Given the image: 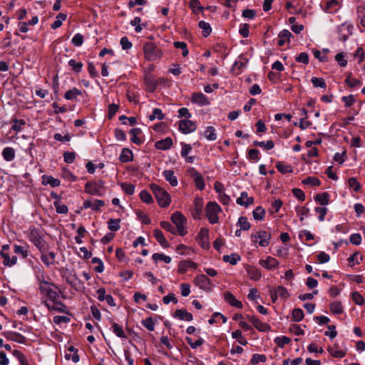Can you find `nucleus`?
<instances>
[{
	"label": "nucleus",
	"mask_w": 365,
	"mask_h": 365,
	"mask_svg": "<svg viewBox=\"0 0 365 365\" xmlns=\"http://www.w3.org/2000/svg\"><path fill=\"white\" fill-rule=\"evenodd\" d=\"M38 289L41 294L48 297L52 302L59 299V295L57 292L58 287L53 284L47 282L43 277L41 278L37 277Z\"/></svg>",
	"instance_id": "f257e3e1"
},
{
	"label": "nucleus",
	"mask_w": 365,
	"mask_h": 365,
	"mask_svg": "<svg viewBox=\"0 0 365 365\" xmlns=\"http://www.w3.org/2000/svg\"><path fill=\"white\" fill-rule=\"evenodd\" d=\"M27 237L40 252H47L48 245L44 240L41 230L35 227H30L27 232Z\"/></svg>",
	"instance_id": "f03ea898"
},
{
	"label": "nucleus",
	"mask_w": 365,
	"mask_h": 365,
	"mask_svg": "<svg viewBox=\"0 0 365 365\" xmlns=\"http://www.w3.org/2000/svg\"><path fill=\"white\" fill-rule=\"evenodd\" d=\"M144 58L149 61L160 60L163 56L162 50L151 42H145L143 46Z\"/></svg>",
	"instance_id": "7ed1b4c3"
},
{
	"label": "nucleus",
	"mask_w": 365,
	"mask_h": 365,
	"mask_svg": "<svg viewBox=\"0 0 365 365\" xmlns=\"http://www.w3.org/2000/svg\"><path fill=\"white\" fill-rule=\"evenodd\" d=\"M150 188L160 207H166L170 205V196L165 189L155 184L150 185Z\"/></svg>",
	"instance_id": "20e7f679"
},
{
	"label": "nucleus",
	"mask_w": 365,
	"mask_h": 365,
	"mask_svg": "<svg viewBox=\"0 0 365 365\" xmlns=\"http://www.w3.org/2000/svg\"><path fill=\"white\" fill-rule=\"evenodd\" d=\"M105 182L99 180L98 181H88L85 185L86 192L96 196H103L105 193Z\"/></svg>",
	"instance_id": "39448f33"
},
{
	"label": "nucleus",
	"mask_w": 365,
	"mask_h": 365,
	"mask_svg": "<svg viewBox=\"0 0 365 365\" xmlns=\"http://www.w3.org/2000/svg\"><path fill=\"white\" fill-rule=\"evenodd\" d=\"M222 211L220 206L215 202H209L205 207L206 217L211 224H216L219 222L218 214Z\"/></svg>",
	"instance_id": "423d86ee"
},
{
	"label": "nucleus",
	"mask_w": 365,
	"mask_h": 365,
	"mask_svg": "<svg viewBox=\"0 0 365 365\" xmlns=\"http://www.w3.org/2000/svg\"><path fill=\"white\" fill-rule=\"evenodd\" d=\"M171 220L175 225L180 235L184 236L187 234V232L185 228L187 220L181 212H175L171 216Z\"/></svg>",
	"instance_id": "0eeeda50"
},
{
	"label": "nucleus",
	"mask_w": 365,
	"mask_h": 365,
	"mask_svg": "<svg viewBox=\"0 0 365 365\" xmlns=\"http://www.w3.org/2000/svg\"><path fill=\"white\" fill-rule=\"evenodd\" d=\"M271 233L264 230H259L251 235V240L253 242H258L261 247H267L269 245Z\"/></svg>",
	"instance_id": "6e6552de"
},
{
	"label": "nucleus",
	"mask_w": 365,
	"mask_h": 365,
	"mask_svg": "<svg viewBox=\"0 0 365 365\" xmlns=\"http://www.w3.org/2000/svg\"><path fill=\"white\" fill-rule=\"evenodd\" d=\"M193 282L195 286L205 292H210L212 290V284L210 279L205 274H201L197 275L194 278Z\"/></svg>",
	"instance_id": "1a4fd4ad"
},
{
	"label": "nucleus",
	"mask_w": 365,
	"mask_h": 365,
	"mask_svg": "<svg viewBox=\"0 0 365 365\" xmlns=\"http://www.w3.org/2000/svg\"><path fill=\"white\" fill-rule=\"evenodd\" d=\"M9 245H4L1 247V250L0 251V255L4 259L3 264L4 266L6 267H11L16 264L17 262V257L16 256H13L12 257H10L9 253Z\"/></svg>",
	"instance_id": "9d476101"
},
{
	"label": "nucleus",
	"mask_w": 365,
	"mask_h": 365,
	"mask_svg": "<svg viewBox=\"0 0 365 365\" xmlns=\"http://www.w3.org/2000/svg\"><path fill=\"white\" fill-rule=\"evenodd\" d=\"M189 175L192 178L195 185L200 190H203L205 187L203 177L195 168H191L187 170Z\"/></svg>",
	"instance_id": "9b49d317"
},
{
	"label": "nucleus",
	"mask_w": 365,
	"mask_h": 365,
	"mask_svg": "<svg viewBox=\"0 0 365 365\" xmlns=\"http://www.w3.org/2000/svg\"><path fill=\"white\" fill-rule=\"evenodd\" d=\"M270 296L272 302H275L279 297L282 299H287L289 294L287 289L283 286H278L276 289L270 291Z\"/></svg>",
	"instance_id": "f8f14e48"
},
{
	"label": "nucleus",
	"mask_w": 365,
	"mask_h": 365,
	"mask_svg": "<svg viewBox=\"0 0 365 365\" xmlns=\"http://www.w3.org/2000/svg\"><path fill=\"white\" fill-rule=\"evenodd\" d=\"M163 81V78L155 80L154 76L150 73H146L144 77L146 90L149 92H153L156 89L158 84Z\"/></svg>",
	"instance_id": "ddd939ff"
},
{
	"label": "nucleus",
	"mask_w": 365,
	"mask_h": 365,
	"mask_svg": "<svg viewBox=\"0 0 365 365\" xmlns=\"http://www.w3.org/2000/svg\"><path fill=\"white\" fill-rule=\"evenodd\" d=\"M178 124L179 130L184 134L190 133L197 128L195 123L190 120H181Z\"/></svg>",
	"instance_id": "4468645a"
},
{
	"label": "nucleus",
	"mask_w": 365,
	"mask_h": 365,
	"mask_svg": "<svg viewBox=\"0 0 365 365\" xmlns=\"http://www.w3.org/2000/svg\"><path fill=\"white\" fill-rule=\"evenodd\" d=\"M341 7L340 2L338 0H328L326 1L324 5L322 4L323 11L326 13H335Z\"/></svg>",
	"instance_id": "2eb2a0df"
},
{
	"label": "nucleus",
	"mask_w": 365,
	"mask_h": 365,
	"mask_svg": "<svg viewBox=\"0 0 365 365\" xmlns=\"http://www.w3.org/2000/svg\"><path fill=\"white\" fill-rule=\"evenodd\" d=\"M105 205V202L101 200H90L88 199L83 202V208H91L94 211H100L101 208Z\"/></svg>",
	"instance_id": "dca6fc26"
},
{
	"label": "nucleus",
	"mask_w": 365,
	"mask_h": 365,
	"mask_svg": "<svg viewBox=\"0 0 365 365\" xmlns=\"http://www.w3.org/2000/svg\"><path fill=\"white\" fill-rule=\"evenodd\" d=\"M248 320L252 322V325L259 331H267L269 330V324L262 322L255 316H247Z\"/></svg>",
	"instance_id": "f3484780"
},
{
	"label": "nucleus",
	"mask_w": 365,
	"mask_h": 365,
	"mask_svg": "<svg viewBox=\"0 0 365 365\" xmlns=\"http://www.w3.org/2000/svg\"><path fill=\"white\" fill-rule=\"evenodd\" d=\"M248 63V59L240 56L239 59L236 61L232 68V71L236 74L242 73V70L247 66Z\"/></svg>",
	"instance_id": "a211bd4d"
},
{
	"label": "nucleus",
	"mask_w": 365,
	"mask_h": 365,
	"mask_svg": "<svg viewBox=\"0 0 365 365\" xmlns=\"http://www.w3.org/2000/svg\"><path fill=\"white\" fill-rule=\"evenodd\" d=\"M3 335L8 339L19 344H24L26 338L21 334L14 331H5Z\"/></svg>",
	"instance_id": "6ab92c4d"
},
{
	"label": "nucleus",
	"mask_w": 365,
	"mask_h": 365,
	"mask_svg": "<svg viewBox=\"0 0 365 365\" xmlns=\"http://www.w3.org/2000/svg\"><path fill=\"white\" fill-rule=\"evenodd\" d=\"M203 208V200L201 197H197L194 200V208L192 210V217L195 219L200 218Z\"/></svg>",
	"instance_id": "aec40b11"
},
{
	"label": "nucleus",
	"mask_w": 365,
	"mask_h": 365,
	"mask_svg": "<svg viewBox=\"0 0 365 365\" xmlns=\"http://www.w3.org/2000/svg\"><path fill=\"white\" fill-rule=\"evenodd\" d=\"M197 264L191 260H182L179 262L178 266V272L180 274H184L187 272L188 268L196 269Z\"/></svg>",
	"instance_id": "412c9836"
},
{
	"label": "nucleus",
	"mask_w": 365,
	"mask_h": 365,
	"mask_svg": "<svg viewBox=\"0 0 365 365\" xmlns=\"http://www.w3.org/2000/svg\"><path fill=\"white\" fill-rule=\"evenodd\" d=\"M224 299L225 300L226 302H227L232 307L239 309H242L243 307L242 303L240 301L237 300L234 297V295L230 292H225L224 293Z\"/></svg>",
	"instance_id": "4be33fe9"
},
{
	"label": "nucleus",
	"mask_w": 365,
	"mask_h": 365,
	"mask_svg": "<svg viewBox=\"0 0 365 365\" xmlns=\"http://www.w3.org/2000/svg\"><path fill=\"white\" fill-rule=\"evenodd\" d=\"M236 202L238 205L247 207L254 203V198L248 197L247 192H242L240 197L237 199Z\"/></svg>",
	"instance_id": "5701e85b"
},
{
	"label": "nucleus",
	"mask_w": 365,
	"mask_h": 365,
	"mask_svg": "<svg viewBox=\"0 0 365 365\" xmlns=\"http://www.w3.org/2000/svg\"><path fill=\"white\" fill-rule=\"evenodd\" d=\"M41 259L46 266L49 267L54 264L56 259L55 252H49L48 253H46V252H41Z\"/></svg>",
	"instance_id": "b1692460"
},
{
	"label": "nucleus",
	"mask_w": 365,
	"mask_h": 365,
	"mask_svg": "<svg viewBox=\"0 0 365 365\" xmlns=\"http://www.w3.org/2000/svg\"><path fill=\"white\" fill-rule=\"evenodd\" d=\"M192 102L200 106H206L209 104L207 96L202 93H195L192 96Z\"/></svg>",
	"instance_id": "393cba45"
},
{
	"label": "nucleus",
	"mask_w": 365,
	"mask_h": 365,
	"mask_svg": "<svg viewBox=\"0 0 365 365\" xmlns=\"http://www.w3.org/2000/svg\"><path fill=\"white\" fill-rule=\"evenodd\" d=\"M174 317L180 320L190 322L193 319L192 314L186 309H177L175 312Z\"/></svg>",
	"instance_id": "a878e982"
},
{
	"label": "nucleus",
	"mask_w": 365,
	"mask_h": 365,
	"mask_svg": "<svg viewBox=\"0 0 365 365\" xmlns=\"http://www.w3.org/2000/svg\"><path fill=\"white\" fill-rule=\"evenodd\" d=\"M172 145H173V140L170 137H168L163 140L156 142L155 145V148L158 150H168L171 148Z\"/></svg>",
	"instance_id": "bb28decb"
},
{
	"label": "nucleus",
	"mask_w": 365,
	"mask_h": 365,
	"mask_svg": "<svg viewBox=\"0 0 365 365\" xmlns=\"http://www.w3.org/2000/svg\"><path fill=\"white\" fill-rule=\"evenodd\" d=\"M278 264V261L272 257H268L266 259H261L259 261V264L268 269L277 267Z\"/></svg>",
	"instance_id": "cd10ccee"
},
{
	"label": "nucleus",
	"mask_w": 365,
	"mask_h": 365,
	"mask_svg": "<svg viewBox=\"0 0 365 365\" xmlns=\"http://www.w3.org/2000/svg\"><path fill=\"white\" fill-rule=\"evenodd\" d=\"M163 175L165 179L169 182L170 185L173 187H175L178 185V180L176 176L175 175L174 171L172 170H164Z\"/></svg>",
	"instance_id": "c85d7f7f"
},
{
	"label": "nucleus",
	"mask_w": 365,
	"mask_h": 365,
	"mask_svg": "<svg viewBox=\"0 0 365 365\" xmlns=\"http://www.w3.org/2000/svg\"><path fill=\"white\" fill-rule=\"evenodd\" d=\"M154 237H155L156 240L158 242V243L163 247H168L169 246V244L165 239L163 232L158 229H155L154 231Z\"/></svg>",
	"instance_id": "c756f323"
},
{
	"label": "nucleus",
	"mask_w": 365,
	"mask_h": 365,
	"mask_svg": "<svg viewBox=\"0 0 365 365\" xmlns=\"http://www.w3.org/2000/svg\"><path fill=\"white\" fill-rule=\"evenodd\" d=\"M247 272L249 276V277L252 280H259L261 277V272L259 269L255 267H247Z\"/></svg>",
	"instance_id": "7c9ffc66"
},
{
	"label": "nucleus",
	"mask_w": 365,
	"mask_h": 365,
	"mask_svg": "<svg viewBox=\"0 0 365 365\" xmlns=\"http://www.w3.org/2000/svg\"><path fill=\"white\" fill-rule=\"evenodd\" d=\"M15 150L13 148H4L2 151V156L6 161H11L15 158Z\"/></svg>",
	"instance_id": "2f4dec72"
},
{
	"label": "nucleus",
	"mask_w": 365,
	"mask_h": 365,
	"mask_svg": "<svg viewBox=\"0 0 365 365\" xmlns=\"http://www.w3.org/2000/svg\"><path fill=\"white\" fill-rule=\"evenodd\" d=\"M292 36V33L288 30H282L279 34V41H278V45L279 46H283L286 42V41H289L290 37Z\"/></svg>",
	"instance_id": "473e14b6"
},
{
	"label": "nucleus",
	"mask_w": 365,
	"mask_h": 365,
	"mask_svg": "<svg viewBox=\"0 0 365 365\" xmlns=\"http://www.w3.org/2000/svg\"><path fill=\"white\" fill-rule=\"evenodd\" d=\"M43 183L44 185H50L53 187H58L61 184V182L58 179L54 178L52 176L43 175Z\"/></svg>",
	"instance_id": "72a5a7b5"
},
{
	"label": "nucleus",
	"mask_w": 365,
	"mask_h": 365,
	"mask_svg": "<svg viewBox=\"0 0 365 365\" xmlns=\"http://www.w3.org/2000/svg\"><path fill=\"white\" fill-rule=\"evenodd\" d=\"M119 160L123 163H127L133 160V153L128 148H123L119 157Z\"/></svg>",
	"instance_id": "f704fd0d"
},
{
	"label": "nucleus",
	"mask_w": 365,
	"mask_h": 365,
	"mask_svg": "<svg viewBox=\"0 0 365 365\" xmlns=\"http://www.w3.org/2000/svg\"><path fill=\"white\" fill-rule=\"evenodd\" d=\"M276 168L279 172L282 174L291 173L293 172L292 167L290 165L285 164L282 162H278Z\"/></svg>",
	"instance_id": "c9c22d12"
},
{
	"label": "nucleus",
	"mask_w": 365,
	"mask_h": 365,
	"mask_svg": "<svg viewBox=\"0 0 365 365\" xmlns=\"http://www.w3.org/2000/svg\"><path fill=\"white\" fill-rule=\"evenodd\" d=\"M330 312L334 314H340L344 312L343 306L341 302H333L330 304Z\"/></svg>",
	"instance_id": "e433bc0d"
},
{
	"label": "nucleus",
	"mask_w": 365,
	"mask_h": 365,
	"mask_svg": "<svg viewBox=\"0 0 365 365\" xmlns=\"http://www.w3.org/2000/svg\"><path fill=\"white\" fill-rule=\"evenodd\" d=\"M329 195L327 192L317 194L314 196V200L318 202L322 205H327L329 204Z\"/></svg>",
	"instance_id": "4c0bfd02"
},
{
	"label": "nucleus",
	"mask_w": 365,
	"mask_h": 365,
	"mask_svg": "<svg viewBox=\"0 0 365 365\" xmlns=\"http://www.w3.org/2000/svg\"><path fill=\"white\" fill-rule=\"evenodd\" d=\"M198 26H199L200 29H202V36L204 37H207L208 36L210 35V34L212 32V28H211V26H210L209 23L205 22L204 21H200L198 23Z\"/></svg>",
	"instance_id": "58836bf2"
},
{
	"label": "nucleus",
	"mask_w": 365,
	"mask_h": 365,
	"mask_svg": "<svg viewBox=\"0 0 365 365\" xmlns=\"http://www.w3.org/2000/svg\"><path fill=\"white\" fill-rule=\"evenodd\" d=\"M67 18V15L63 13H59L56 17L54 22L51 25V29H56L59 28L61 25L63 21H64Z\"/></svg>",
	"instance_id": "ea45409f"
},
{
	"label": "nucleus",
	"mask_w": 365,
	"mask_h": 365,
	"mask_svg": "<svg viewBox=\"0 0 365 365\" xmlns=\"http://www.w3.org/2000/svg\"><path fill=\"white\" fill-rule=\"evenodd\" d=\"M81 94H82V92L81 90H79L76 88H73L72 89L66 91L65 93L64 98L66 100H73L78 96H81Z\"/></svg>",
	"instance_id": "a19ab883"
},
{
	"label": "nucleus",
	"mask_w": 365,
	"mask_h": 365,
	"mask_svg": "<svg viewBox=\"0 0 365 365\" xmlns=\"http://www.w3.org/2000/svg\"><path fill=\"white\" fill-rule=\"evenodd\" d=\"M253 217L255 220H262L265 215V210L261 207H257L252 212Z\"/></svg>",
	"instance_id": "79ce46f5"
},
{
	"label": "nucleus",
	"mask_w": 365,
	"mask_h": 365,
	"mask_svg": "<svg viewBox=\"0 0 365 365\" xmlns=\"http://www.w3.org/2000/svg\"><path fill=\"white\" fill-rule=\"evenodd\" d=\"M204 135L208 140L213 141L217 139L215 129L212 126H208L206 128V130H205L204 133Z\"/></svg>",
	"instance_id": "37998d69"
},
{
	"label": "nucleus",
	"mask_w": 365,
	"mask_h": 365,
	"mask_svg": "<svg viewBox=\"0 0 365 365\" xmlns=\"http://www.w3.org/2000/svg\"><path fill=\"white\" fill-rule=\"evenodd\" d=\"M240 259V255L235 253L223 256V261L225 262H229L232 265L236 264Z\"/></svg>",
	"instance_id": "c03bdc74"
},
{
	"label": "nucleus",
	"mask_w": 365,
	"mask_h": 365,
	"mask_svg": "<svg viewBox=\"0 0 365 365\" xmlns=\"http://www.w3.org/2000/svg\"><path fill=\"white\" fill-rule=\"evenodd\" d=\"M345 83L350 88H356L361 85V82L355 78H352L351 74L348 75L345 79Z\"/></svg>",
	"instance_id": "a18cd8bd"
},
{
	"label": "nucleus",
	"mask_w": 365,
	"mask_h": 365,
	"mask_svg": "<svg viewBox=\"0 0 365 365\" xmlns=\"http://www.w3.org/2000/svg\"><path fill=\"white\" fill-rule=\"evenodd\" d=\"M253 145L255 146H259L261 148H264L266 150H271L274 148V141L272 140H267V142L264 141H254Z\"/></svg>",
	"instance_id": "49530a36"
},
{
	"label": "nucleus",
	"mask_w": 365,
	"mask_h": 365,
	"mask_svg": "<svg viewBox=\"0 0 365 365\" xmlns=\"http://www.w3.org/2000/svg\"><path fill=\"white\" fill-rule=\"evenodd\" d=\"M113 331L120 338H126V335L123 331V327L115 322L112 324Z\"/></svg>",
	"instance_id": "de8ad7c7"
},
{
	"label": "nucleus",
	"mask_w": 365,
	"mask_h": 365,
	"mask_svg": "<svg viewBox=\"0 0 365 365\" xmlns=\"http://www.w3.org/2000/svg\"><path fill=\"white\" fill-rule=\"evenodd\" d=\"M148 118L150 121H153L155 119L163 120L165 115L161 109L156 108L153 109L152 114H150Z\"/></svg>",
	"instance_id": "09e8293b"
},
{
	"label": "nucleus",
	"mask_w": 365,
	"mask_h": 365,
	"mask_svg": "<svg viewBox=\"0 0 365 365\" xmlns=\"http://www.w3.org/2000/svg\"><path fill=\"white\" fill-rule=\"evenodd\" d=\"M153 259L155 262H158L159 260L163 261L166 264H169L171 262V257L167 255H165L163 253H155L152 256Z\"/></svg>",
	"instance_id": "8fccbe9b"
},
{
	"label": "nucleus",
	"mask_w": 365,
	"mask_h": 365,
	"mask_svg": "<svg viewBox=\"0 0 365 365\" xmlns=\"http://www.w3.org/2000/svg\"><path fill=\"white\" fill-rule=\"evenodd\" d=\"M120 219H110L108 221V229L110 231H118L120 230Z\"/></svg>",
	"instance_id": "3c124183"
},
{
	"label": "nucleus",
	"mask_w": 365,
	"mask_h": 365,
	"mask_svg": "<svg viewBox=\"0 0 365 365\" xmlns=\"http://www.w3.org/2000/svg\"><path fill=\"white\" fill-rule=\"evenodd\" d=\"M140 133V128H133L130 130V134L131 135L130 140L137 145H140L141 143V140L139 138H138V135Z\"/></svg>",
	"instance_id": "603ef678"
},
{
	"label": "nucleus",
	"mask_w": 365,
	"mask_h": 365,
	"mask_svg": "<svg viewBox=\"0 0 365 365\" xmlns=\"http://www.w3.org/2000/svg\"><path fill=\"white\" fill-rule=\"evenodd\" d=\"M292 319L294 322H300L303 319L304 314L302 309L297 308L292 311Z\"/></svg>",
	"instance_id": "864d4df0"
},
{
	"label": "nucleus",
	"mask_w": 365,
	"mask_h": 365,
	"mask_svg": "<svg viewBox=\"0 0 365 365\" xmlns=\"http://www.w3.org/2000/svg\"><path fill=\"white\" fill-rule=\"evenodd\" d=\"M311 81L313 86L316 88H326L327 84L322 78L312 77Z\"/></svg>",
	"instance_id": "5fc2aeb1"
},
{
	"label": "nucleus",
	"mask_w": 365,
	"mask_h": 365,
	"mask_svg": "<svg viewBox=\"0 0 365 365\" xmlns=\"http://www.w3.org/2000/svg\"><path fill=\"white\" fill-rule=\"evenodd\" d=\"M237 225L240 226V229L242 230H248L251 227L250 222L247 221V217L243 216L238 219Z\"/></svg>",
	"instance_id": "6e6d98bb"
},
{
	"label": "nucleus",
	"mask_w": 365,
	"mask_h": 365,
	"mask_svg": "<svg viewBox=\"0 0 365 365\" xmlns=\"http://www.w3.org/2000/svg\"><path fill=\"white\" fill-rule=\"evenodd\" d=\"M328 52L327 49H324L323 52L315 50L313 51L314 56L316 58H318L322 62H325L327 61V53Z\"/></svg>",
	"instance_id": "4d7b16f0"
},
{
	"label": "nucleus",
	"mask_w": 365,
	"mask_h": 365,
	"mask_svg": "<svg viewBox=\"0 0 365 365\" xmlns=\"http://www.w3.org/2000/svg\"><path fill=\"white\" fill-rule=\"evenodd\" d=\"M56 300L55 302H53V304H51L46 301L44 302V304L46 306V307L49 310H56L58 312H62L61 307H63V304L58 303Z\"/></svg>",
	"instance_id": "13d9d810"
},
{
	"label": "nucleus",
	"mask_w": 365,
	"mask_h": 365,
	"mask_svg": "<svg viewBox=\"0 0 365 365\" xmlns=\"http://www.w3.org/2000/svg\"><path fill=\"white\" fill-rule=\"evenodd\" d=\"M68 65L72 68L73 71L76 73L81 72L83 68V63L81 62H77L74 59H71L68 61Z\"/></svg>",
	"instance_id": "bf43d9fd"
},
{
	"label": "nucleus",
	"mask_w": 365,
	"mask_h": 365,
	"mask_svg": "<svg viewBox=\"0 0 365 365\" xmlns=\"http://www.w3.org/2000/svg\"><path fill=\"white\" fill-rule=\"evenodd\" d=\"M86 232V230L83 226L81 225L78 227L77 229L78 235L75 237L76 243L81 244L83 242L82 237H84Z\"/></svg>",
	"instance_id": "052dcab7"
},
{
	"label": "nucleus",
	"mask_w": 365,
	"mask_h": 365,
	"mask_svg": "<svg viewBox=\"0 0 365 365\" xmlns=\"http://www.w3.org/2000/svg\"><path fill=\"white\" fill-rule=\"evenodd\" d=\"M290 341L291 339L285 336H279L275 339V343L280 348H282L284 345L288 344Z\"/></svg>",
	"instance_id": "680f3d73"
},
{
	"label": "nucleus",
	"mask_w": 365,
	"mask_h": 365,
	"mask_svg": "<svg viewBox=\"0 0 365 365\" xmlns=\"http://www.w3.org/2000/svg\"><path fill=\"white\" fill-rule=\"evenodd\" d=\"M302 182L305 185H311L312 186H319L321 184L319 179L315 177H308L304 179Z\"/></svg>",
	"instance_id": "e2e57ef3"
},
{
	"label": "nucleus",
	"mask_w": 365,
	"mask_h": 365,
	"mask_svg": "<svg viewBox=\"0 0 365 365\" xmlns=\"http://www.w3.org/2000/svg\"><path fill=\"white\" fill-rule=\"evenodd\" d=\"M351 298L355 304L357 305H362L364 303V299L362 295L358 292H354Z\"/></svg>",
	"instance_id": "0e129e2a"
},
{
	"label": "nucleus",
	"mask_w": 365,
	"mask_h": 365,
	"mask_svg": "<svg viewBox=\"0 0 365 365\" xmlns=\"http://www.w3.org/2000/svg\"><path fill=\"white\" fill-rule=\"evenodd\" d=\"M349 186L352 187L355 192H359L361 190V185L356 178H350L348 180Z\"/></svg>",
	"instance_id": "69168bd1"
},
{
	"label": "nucleus",
	"mask_w": 365,
	"mask_h": 365,
	"mask_svg": "<svg viewBox=\"0 0 365 365\" xmlns=\"http://www.w3.org/2000/svg\"><path fill=\"white\" fill-rule=\"evenodd\" d=\"M140 197L143 202H144L147 204H150L153 202V198H152L151 195L146 190H143L140 192Z\"/></svg>",
	"instance_id": "338daca9"
},
{
	"label": "nucleus",
	"mask_w": 365,
	"mask_h": 365,
	"mask_svg": "<svg viewBox=\"0 0 365 365\" xmlns=\"http://www.w3.org/2000/svg\"><path fill=\"white\" fill-rule=\"evenodd\" d=\"M142 324L148 330L150 331H154L155 323L151 317H148L143 320Z\"/></svg>",
	"instance_id": "774afa93"
}]
</instances>
